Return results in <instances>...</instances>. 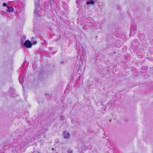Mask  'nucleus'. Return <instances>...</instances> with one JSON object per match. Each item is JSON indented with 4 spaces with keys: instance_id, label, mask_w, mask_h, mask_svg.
Instances as JSON below:
<instances>
[{
    "instance_id": "obj_23",
    "label": "nucleus",
    "mask_w": 153,
    "mask_h": 153,
    "mask_svg": "<svg viewBox=\"0 0 153 153\" xmlns=\"http://www.w3.org/2000/svg\"><path fill=\"white\" fill-rule=\"evenodd\" d=\"M60 117H61V120H63V117H62V116H61Z\"/></svg>"
},
{
    "instance_id": "obj_20",
    "label": "nucleus",
    "mask_w": 153,
    "mask_h": 153,
    "mask_svg": "<svg viewBox=\"0 0 153 153\" xmlns=\"http://www.w3.org/2000/svg\"><path fill=\"white\" fill-rule=\"evenodd\" d=\"M33 153H40V152H33Z\"/></svg>"
},
{
    "instance_id": "obj_16",
    "label": "nucleus",
    "mask_w": 153,
    "mask_h": 153,
    "mask_svg": "<svg viewBox=\"0 0 153 153\" xmlns=\"http://www.w3.org/2000/svg\"><path fill=\"white\" fill-rule=\"evenodd\" d=\"M7 4L5 3H4L3 4V6L4 7H6L7 6Z\"/></svg>"
},
{
    "instance_id": "obj_2",
    "label": "nucleus",
    "mask_w": 153,
    "mask_h": 153,
    "mask_svg": "<svg viewBox=\"0 0 153 153\" xmlns=\"http://www.w3.org/2000/svg\"><path fill=\"white\" fill-rule=\"evenodd\" d=\"M130 47L135 51V52L138 48H142V47L139 44L137 39H135L133 40L130 44Z\"/></svg>"
},
{
    "instance_id": "obj_15",
    "label": "nucleus",
    "mask_w": 153,
    "mask_h": 153,
    "mask_svg": "<svg viewBox=\"0 0 153 153\" xmlns=\"http://www.w3.org/2000/svg\"><path fill=\"white\" fill-rule=\"evenodd\" d=\"M68 153H72V150L70 149H68Z\"/></svg>"
},
{
    "instance_id": "obj_7",
    "label": "nucleus",
    "mask_w": 153,
    "mask_h": 153,
    "mask_svg": "<svg viewBox=\"0 0 153 153\" xmlns=\"http://www.w3.org/2000/svg\"><path fill=\"white\" fill-rule=\"evenodd\" d=\"M23 45L27 48H30L32 46V44L31 42L28 40H26L24 43Z\"/></svg>"
},
{
    "instance_id": "obj_18",
    "label": "nucleus",
    "mask_w": 153,
    "mask_h": 153,
    "mask_svg": "<svg viewBox=\"0 0 153 153\" xmlns=\"http://www.w3.org/2000/svg\"><path fill=\"white\" fill-rule=\"evenodd\" d=\"M21 76L20 77H19V82L21 84H22V82L21 81Z\"/></svg>"
},
{
    "instance_id": "obj_26",
    "label": "nucleus",
    "mask_w": 153,
    "mask_h": 153,
    "mask_svg": "<svg viewBox=\"0 0 153 153\" xmlns=\"http://www.w3.org/2000/svg\"><path fill=\"white\" fill-rule=\"evenodd\" d=\"M105 134H104V135L105 136H106V135H105Z\"/></svg>"
},
{
    "instance_id": "obj_4",
    "label": "nucleus",
    "mask_w": 153,
    "mask_h": 153,
    "mask_svg": "<svg viewBox=\"0 0 153 153\" xmlns=\"http://www.w3.org/2000/svg\"><path fill=\"white\" fill-rule=\"evenodd\" d=\"M138 37L141 41L142 44L140 45V46L142 47V48L147 47L148 46V44L145 39L144 36L142 34H140L138 35Z\"/></svg>"
},
{
    "instance_id": "obj_1",
    "label": "nucleus",
    "mask_w": 153,
    "mask_h": 153,
    "mask_svg": "<svg viewBox=\"0 0 153 153\" xmlns=\"http://www.w3.org/2000/svg\"><path fill=\"white\" fill-rule=\"evenodd\" d=\"M34 140V138H32L30 140L27 138L25 139L21 143L16 142L11 145L10 146L5 145L4 146V149L5 150L7 149L6 153H21V152L24 151V149L27 147L28 142H31Z\"/></svg>"
},
{
    "instance_id": "obj_28",
    "label": "nucleus",
    "mask_w": 153,
    "mask_h": 153,
    "mask_svg": "<svg viewBox=\"0 0 153 153\" xmlns=\"http://www.w3.org/2000/svg\"><path fill=\"white\" fill-rule=\"evenodd\" d=\"M50 1V0H49Z\"/></svg>"
},
{
    "instance_id": "obj_10",
    "label": "nucleus",
    "mask_w": 153,
    "mask_h": 153,
    "mask_svg": "<svg viewBox=\"0 0 153 153\" xmlns=\"http://www.w3.org/2000/svg\"><path fill=\"white\" fill-rule=\"evenodd\" d=\"M95 1L93 0H90L88 1H87L86 4L87 5L91 4L93 5L95 4Z\"/></svg>"
},
{
    "instance_id": "obj_19",
    "label": "nucleus",
    "mask_w": 153,
    "mask_h": 153,
    "mask_svg": "<svg viewBox=\"0 0 153 153\" xmlns=\"http://www.w3.org/2000/svg\"><path fill=\"white\" fill-rule=\"evenodd\" d=\"M150 43L152 45H153V39L151 41Z\"/></svg>"
},
{
    "instance_id": "obj_9",
    "label": "nucleus",
    "mask_w": 153,
    "mask_h": 153,
    "mask_svg": "<svg viewBox=\"0 0 153 153\" xmlns=\"http://www.w3.org/2000/svg\"><path fill=\"white\" fill-rule=\"evenodd\" d=\"M63 135L64 139H68L70 137V134L69 132L65 131L63 132Z\"/></svg>"
},
{
    "instance_id": "obj_27",
    "label": "nucleus",
    "mask_w": 153,
    "mask_h": 153,
    "mask_svg": "<svg viewBox=\"0 0 153 153\" xmlns=\"http://www.w3.org/2000/svg\"><path fill=\"white\" fill-rule=\"evenodd\" d=\"M77 7H79L78 6H77Z\"/></svg>"
},
{
    "instance_id": "obj_6",
    "label": "nucleus",
    "mask_w": 153,
    "mask_h": 153,
    "mask_svg": "<svg viewBox=\"0 0 153 153\" xmlns=\"http://www.w3.org/2000/svg\"><path fill=\"white\" fill-rule=\"evenodd\" d=\"M87 22L88 26L90 27H93L95 25L94 20L91 17H89L87 19Z\"/></svg>"
},
{
    "instance_id": "obj_3",
    "label": "nucleus",
    "mask_w": 153,
    "mask_h": 153,
    "mask_svg": "<svg viewBox=\"0 0 153 153\" xmlns=\"http://www.w3.org/2000/svg\"><path fill=\"white\" fill-rule=\"evenodd\" d=\"M39 0H35V9L34 12L35 16H39V11L42 9L39 7Z\"/></svg>"
},
{
    "instance_id": "obj_5",
    "label": "nucleus",
    "mask_w": 153,
    "mask_h": 153,
    "mask_svg": "<svg viewBox=\"0 0 153 153\" xmlns=\"http://www.w3.org/2000/svg\"><path fill=\"white\" fill-rule=\"evenodd\" d=\"M82 49L83 55L81 56L80 59L82 62H86V52L85 48L82 46Z\"/></svg>"
},
{
    "instance_id": "obj_14",
    "label": "nucleus",
    "mask_w": 153,
    "mask_h": 153,
    "mask_svg": "<svg viewBox=\"0 0 153 153\" xmlns=\"http://www.w3.org/2000/svg\"><path fill=\"white\" fill-rule=\"evenodd\" d=\"M37 42L36 41H35L33 42V43H32V45H35L37 44Z\"/></svg>"
},
{
    "instance_id": "obj_25",
    "label": "nucleus",
    "mask_w": 153,
    "mask_h": 153,
    "mask_svg": "<svg viewBox=\"0 0 153 153\" xmlns=\"http://www.w3.org/2000/svg\"><path fill=\"white\" fill-rule=\"evenodd\" d=\"M23 38H25V36H23Z\"/></svg>"
},
{
    "instance_id": "obj_17",
    "label": "nucleus",
    "mask_w": 153,
    "mask_h": 153,
    "mask_svg": "<svg viewBox=\"0 0 153 153\" xmlns=\"http://www.w3.org/2000/svg\"><path fill=\"white\" fill-rule=\"evenodd\" d=\"M42 131V132H46L47 131V129H45V128H44V129H43Z\"/></svg>"
},
{
    "instance_id": "obj_12",
    "label": "nucleus",
    "mask_w": 153,
    "mask_h": 153,
    "mask_svg": "<svg viewBox=\"0 0 153 153\" xmlns=\"http://www.w3.org/2000/svg\"><path fill=\"white\" fill-rule=\"evenodd\" d=\"M136 27L135 26H132V27H131V28L130 29V33L131 32L132 30L133 31H134L136 30Z\"/></svg>"
},
{
    "instance_id": "obj_24",
    "label": "nucleus",
    "mask_w": 153,
    "mask_h": 153,
    "mask_svg": "<svg viewBox=\"0 0 153 153\" xmlns=\"http://www.w3.org/2000/svg\"><path fill=\"white\" fill-rule=\"evenodd\" d=\"M76 4H77L78 2V0H76Z\"/></svg>"
},
{
    "instance_id": "obj_22",
    "label": "nucleus",
    "mask_w": 153,
    "mask_h": 153,
    "mask_svg": "<svg viewBox=\"0 0 153 153\" xmlns=\"http://www.w3.org/2000/svg\"><path fill=\"white\" fill-rule=\"evenodd\" d=\"M64 63V62H63V61H61V62H60V64H62V63Z\"/></svg>"
},
{
    "instance_id": "obj_11",
    "label": "nucleus",
    "mask_w": 153,
    "mask_h": 153,
    "mask_svg": "<svg viewBox=\"0 0 153 153\" xmlns=\"http://www.w3.org/2000/svg\"><path fill=\"white\" fill-rule=\"evenodd\" d=\"M7 11L8 12H13L14 8L12 7H8Z\"/></svg>"
},
{
    "instance_id": "obj_21",
    "label": "nucleus",
    "mask_w": 153,
    "mask_h": 153,
    "mask_svg": "<svg viewBox=\"0 0 153 153\" xmlns=\"http://www.w3.org/2000/svg\"><path fill=\"white\" fill-rule=\"evenodd\" d=\"M18 136H16V137H15V139H17V141H18V139H19V138H18Z\"/></svg>"
},
{
    "instance_id": "obj_8",
    "label": "nucleus",
    "mask_w": 153,
    "mask_h": 153,
    "mask_svg": "<svg viewBox=\"0 0 153 153\" xmlns=\"http://www.w3.org/2000/svg\"><path fill=\"white\" fill-rule=\"evenodd\" d=\"M9 91L10 94H11L12 96L13 97H15L16 96V92L14 88H9Z\"/></svg>"
},
{
    "instance_id": "obj_13",
    "label": "nucleus",
    "mask_w": 153,
    "mask_h": 153,
    "mask_svg": "<svg viewBox=\"0 0 153 153\" xmlns=\"http://www.w3.org/2000/svg\"><path fill=\"white\" fill-rule=\"evenodd\" d=\"M4 149H3L2 147L1 146L0 147V153H4Z\"/></svg>"
}]
</instances>
